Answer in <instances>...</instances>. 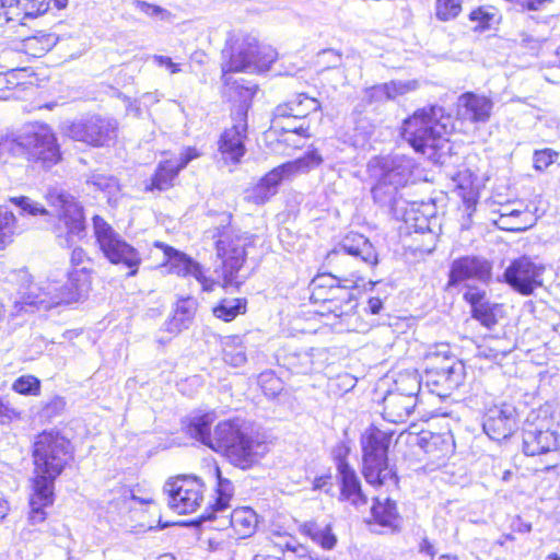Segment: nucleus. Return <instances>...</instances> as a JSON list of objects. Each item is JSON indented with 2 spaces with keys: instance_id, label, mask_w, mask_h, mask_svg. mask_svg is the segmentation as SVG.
<instances>
[{
  "instance_id": "obj_1",
  "label": "nucleus",
  "mask_w": 560,
  "mask_h": 560,
  "mask_svg": "<svg viewBox=\"0 0 560 560\" xmlns=\"http://www.w3.org/2000/svg\"><path fill=\"white\" fill-rule=\"evenodd\" d=\"M33 457L35 476L30 494L28 520L36 525L46 520L45 509L54 503V482L70 459V442L59 432L44 431L35 439Z\"/></svg>"
},
{
  "instance_id": "obj_2",
  "label": "nucleus",
  "mask_w": 560,
  "mask_h": 560,
  "mask_svg": "<svg viewBox=\"0 0 560 560\" xmlns=\"http://www.w3.org/2000/svg\"><path fill=\"white\" fill-rule=\"evenodd\" d=\"M277 59V52L270 47H260L255 37L245 36L236 39L231 47L230 60L223 67V81L230 97L237 96L240 105L247 114V102L255 94V85H244L243 81L234 80L233 72H258L267 70Z\"/></svg>"
},
{
  "instance_id": "obj_3",
  "label": "nucleus",
  "mask_w": 560,
  "mask_h": 560,
  "mask_svg": "<svg viewBox=\"0 0 560 560\" xmlns=\"http://www.w3.org/2000/svg\"><path fill=\"white\" fill-rule=\"evenodd\" d=\"M215 452L226 456L235 467L248 469L265 456L267 445L243 420H225L217 424Z\"/></svg>"
},
{
  "instance_id": "obj_4",
  "label": "nucleus",
  "mask_w": 560,
  "mask_h": 560,
  "mask_svg": "<svg viewBox=\"0 0 560 560\" xmlns=\"http://www.w3.org/2000/svg\"><path fill=\"white\" fill-rule=\"evenodd\" d=\"M91 284V267L70 269L65 285H59L56 281H47L43 285H31L16 305H20L21 311L27 312V307L48 310L61 303L78 302L89 293Z\"/></svg>"
},
{
  "instance_id": "obj_5",
  "label": "nucleus",
  "mask_w": 560,
  "mask_h": 560,
  "mask_svg": "<svg viewBox=\"0 0 560 560\" xmlns=\"http://www.w3.org/2000/svg\"><path fill=\"white\" fill-rule=\"evenodd\" d=\"M452 129L451 116L440 106L417 110L404 122L402 137L422 154L428 150L442 149Z\"/></svg>"
},
{
  "instance_id": "obj_6",
  "label": "nucleus",
  "mask_w": 560,
  "mask_h": 560,
  "mask_svg": "<svg viewBox=\"0 0 560 560\" xmlns=\"http://www.w3.org/2000/svg\"><path fill=\"white\" fill-rule=\"evenodd\" d=\"M523 452L536 456L560 448V409L546 402L529 411L523 427Z\"/></svg>"
},
{
  "instance_id": "obj_7",
  "label": "nucleus",
  "mask_w": 560,
  "mask_h": 560,
  "mask_svg": "<svg viewBox=\"0 0 560 560\" xmlns=\"http://www.w3.org/2000/svg\"><path fill=\"white\" fill-rule=\"evenodd\" d=\"M416 163L406 155L374 158L368 171L374 180L372 195L375 201L386 203L394 194L412 178Z\"/></svg>"
},
{
  "instance_id": "obj_8",
  "label": "nucleus",
  "mask_w": 560,
  "mask_h": 560,
  "mask_svg": "<svg viewBox=\"0 0 560 560\" xmlns=\"http://www.w3.org/2000/svg\"><path fill=\"white\" fill-rule=\"evenodd\" d=\"M392 433L371 427L361 438L363 453V475L370 485H396L397 479L388 466L387 452Z\"/></svg>"
},
{
  "instance_id": "obj_9",
  "label": "nucleus",
  "mask_w": 560,
  "mask_h": 560,
  "mask_svg": "<svg viewBox=\"0 0 560 560\" xmlns=\"http://www.w3.org/2000/svg\"><path fill=\"white\" fill-rule=\"evenodd\" d=\"M46 199L58 218L55 234L59 245L70 247L75 240L83 238L86 233L83 208L74 197L55 189L48 192Z\"/></svg>"
},
{
  "instance_id": "obj_10",
  "label": "nucleus",
  "mask_w": 560,
  "mask_h": 560,
  "mask_svg": "<svg viewBox=\"0 0 560 560\" xmlns=\"http://www.w3.org/2000/svg\"><path fill=\"white\" fill-rule=\"evenodd\" d=\"M425 355V385L430 392L445 397L457 388L464 378V365L450 354L447 346Z\"/></svg>"
},
{
  "instance_id": "obj_11",
  "label": "nucleus",
  "mask_w": 560,
  "mask_h": 560,
  "mask_svg": "<svg viewBox=\"0 0 560 560\" xmlns=\"http://www.w3.org/2000/svg\"><path fill=\"white\" fill-rule=\"evenodd\" d=\"M93 230L96 243L104 256L116 265H124L129 276L137 273L141 262L138 250L128 244L113 228L100 215L93 217Z\"/></svg>"
},
{
  "instance_id": "obj_12",
  "label": "nucleus",
  "mask_w": 560,
  "mask_h": 560,
  "mask_svg": "<svg viewBox=\"0 0 560 560\" xmlns=\"http://www.w3.org/2000/svg\"><path fill=\"white\" fill-rule=\"evenodd\" d=\"M203 483L191 476H178L164 486L168 495V506L177 514L195 513L203 502Z\"/></svg>"
},
{
  "instance_id": "obj_13",
  "label": "nucleus",
  "mask_w": 560,
  "mask_h": 560,
  "mask_svg": "<svg viewBox=\"0 0 560 560\" xmlns=\"http://www.w3.org/2000/svg\"><path fill=\"white\" fill-rule=\"evenodd\" d=\"M248 238L243 235L224 234L217 243L218 256L222 259V287L238 288L242 284L238 271L245 261Z\"/></svg>"
},
{
  "instance_id": "obj_14",
  "label": "nucleus",
  "mask_w": 560,
  "mask_h": 560,
  "mask_svg": "<svg viewBox=\"0 0 560 560\" xmlns=\"http://www.w3.org/2000/svg\"><path fill=\"white\" fill-rule=\"evenodd\" d=\"M27 159L50 168L61 159L57 138L45 125L32 127L26 131Z\"/></svg>"
},
{
  "instance_id": "obj_15",
  "label": "nucleus",
  "mask_w": 560,
  "mask_h": 560,
  "mask_svg": "<svg viewBox=\"0 0 560 560\" xmlns=\"http://www.w3.org/2000/svg\"><path fill=\"white\" fill-rule=\"evenodd\" d=\"M68 133L75 141L93 147H104L117 137V124L112 119L93 116L73 122Z\"/></svg>"
},
{
  "instance_id": "obj_16",
  "label": "nucleus",
  "mask_w": 560,
  "mask_h": 560,
  "mask_svg": "<svg viewBox=\"0 0 560 560\" xmlns=\"http://www.w3.org/2000/svg\"><path fill=\"white\" fill-rule=\"evenodd\" d=\"M518 420V412L514 405L495 404L487 408L482 418V428L491 440L502 441L517 430Z\"/></svg>"
},
{
  "instance_id": "obj_17",
  "label": "nucleus",
  "mask_w": 560,
  "mask_h": 560,
  "mask_svg": "<svg viewBox=\"0 0 560 560\" xmlns=\"http://www.w3.org/2000/svg\"><path fill=\"white\" fill-rule=\"evenodd\" d=\"M542 265L534 262L529 257L523 256L514 259L505 269V282L523 295H530L534 290L542 285Z\"/></svg>"
},
{
  "instance_id": "obj_18",
  "label": "nucleus",
  "mask_w": 560,
  "mask_h": 560,
  "mask_svg": "<svg viewBox=\"0 0 560 560\" xmlns=\"http://www.w3.org/2000/svg\"><path fill=\"white\" fill-rule=\"evenodd\" d=\"M247 139V116L242 106L233 114V125L221 135L219 151L225 162L237 164L246 152L245 140Z\"/></svg>"
},
{
  "instance_id": "obj_19",
  "label": "nucleus",
  "mask_w": 560,
  "mask_h": 560,
  "mask_svg": "<svg viewBox=\"0 0 560 560\" xmlns=\"http://www.w3.org/2000/svg\"><path fill=\"white\" fill-rule=\"evenodd\" d=\"M346 256H351L369 267L378 264V255L373 244L362 234L349 233L341 243L328 254V259L332 261H343Z\"/></svg>"
},
{
  "instance_id": "obj_20",
  "label": "nucleus",
  "mask_w": 560,
  "mask_h": 560,
  "mask_svg": "<svg viewBox=\"0 0 560 560\" xmlns=\"http://www.w3.org/2000/svg\"><path fill=\"white\" fill-rule=\"evenodd\" d=\"M492 265L478 256H464L451 265L448 284L454 285L466 280L487 283L491 279Z\"/></svg>"
},
{
  "instance_id": "obj_21",
  "label": "nucleus",
  "mask_w": 560,
  "mask_h": 560,
  "mask_svg": "<svg viewBox=\"0 0 560 560\" xmlns=\"http://www.w3.org/2000/svg\"><path fill=\"white\" fill-rule=\"evenodd\" d=\"M493 102L472 92H466L457 98L456 116L469 124H486L491 117Z\"/></svg>"
},
{
  "instance_id": "obj_22",
  "label": "nucleus",
  "mask_w": 560,
  "mask_h": 560,
  "mask_svg": "<svg viewBox=\"0 0 560 560\" xmlns=\"http://www.w3.org/2000/svg\"><path fill=\"white\" fill-rule=\"evenodd\" d=\"M165 256L167 257L166 267L170 272L182 277H194L201 284L203 291L210 292L213 290L217 282L205 276L201 266L197 261L172 247L165 248Z\"/></svg>"
},
{
  "instance_id": "obj_23",
  "label": "nucleus",
  "mask_w": 560,
  "mask_h": 560,
  "mask_svg": "<svg viewBox=\"0 0 560 560\" xmlns=\"http://www.w3.org/2000/svg\"><path fill=\"white\" fill-rule=\"evenodd\" d=\"M198 156L199 152L195 148H186L180 153L178 162L173 160L161 162L154 176L152 177L150 186H147V189L165 190L170 188L178 173L185 168L190 161L197 159Z\"/></svg>"
},
{
  "instance_id": "obj_24",
  "label": "nucleus",
  "mask_w": 560,
  "mask_h": 560,
  "mask_svg": "<svg viewBox=\"0 0 560 560\" xmlns=\"http://www.w3.org/2000/svg\"><path fill=\"white\" fill-rule=\"evenodd\" d=\"M324 357V350L311 348L306 350L288 351L282 360L283 365L292 373L306 375L323 366L322 359Z\"/></svg>"
},
{
  "instance_id": "obj_25",
  "label": "nucleus",
  "mask_w": 560,
  "mask_h": 560,
  "mask_svg": "<svg viewBox=\"0 0 560 560\" xmlns=\"http://www.w3.org/2000/svg\"><path fill=\"white\" fill-rule=\"evenodd\" d=\"M337 470L341 483V500L349 501L357 508L365 505L368 503V499L361 490V483L355 471L345 459H339Z\"/></svg>"
},
{
  "instance_id": "obj_26",
  "label": "nucleus",
  "mask_w": 560,
  "mask_h": 560,
  "mask_svg": "<svg viewBox=\"0 0 560 560\" xmlns=\"http://www.w3.org/2000/svg\"><path fill=\"white\" fill-rule=\"evenodd\" d=\"M320 108V103L304 93L293 96L289 102L278 105L275 110V124L279 125L281 118H305L310 113Z\"/></svg>"
},
{
  "instance_id": "obj_27",
  "label": "nucleus",
  "mask_w": 560,
  "mask_h": 560,
  "mask_svg": "<svg viewBox=\"0 0 560 560\" xmlns=\"http://www.w3.org/2000/svg\"><path fill=\"white\" fill-rule=\"evenodd\" d=\"M365 288L364 277L359 271L350 272L342 278L332 275H318L311 282V288H319L327 290V293L332 298H338L346 288Z\"/></svg>"
},
{
  "instance_id": "obj_28",
  "label": "nucleus",
  "mask_w": 560,
  "mask_h": 560,
  "mask_svg": "<svg viewBox=\"0 0 560 560\" xmlns=\"http://www.w3.org/2000/svg\"><path fill=\"white\" fill-rule=\"evenodd\" d=\"M383 417L393 423L405 422L412 413L417 399L411 396H401L400 394L388 393L383 399Z\"/></svg>"
},
{
  "instance_id": "obj_29",
  "label": "nucleus",
  "mask_w": 560,
  "mask_h": 560,
  "mask_svg": "<svg viewBox=\"0 0 560 560\" xmlns=\"http://www.w3.org/2000/svg\"><path fill=\"white\" fill-rule=\"evenodd\" d=\"M418 86L419 83L417 80L390 81L388 83L366 89L364 92V98L369 103L385 102L415 91Z\"/></svg>"
},
{
  "instance_id": "obj_30",
  "label": "nucleus",
  "mask_w": 560,
  "mask_h": 560,
  "mask_svg": "<svg viewBox=\"0 0 560 560\" xmlns=\"http://www.w3.org/2000/svg\"><path fill=\"white\" fill-rule=\"evenodd\" d=\"M283 179L279 168L275 167L247 191L246 199L255 205L265 203L277 192V187Z\"/></svg>"
},
{
  "instance_id": "obj_31",
  "label": "nucleus",
  "mask_w": 560,
  "mask_h": 560,
  "mask_svg": "<svg viewBox=\"0 0 560 560\" xmlns=\"http://www.w3.org/2000/svg\"><path fill=\"white\" fill-rule=\"evenodd\" d=\"M215 420L214 413H205L191 418L187 425V433L195 440L215 451L217 427L211 432V425Z\"/></svg>"
},
{
  "instance_id": "obj_32",
  "label": "nucleus",
  "mask_w": 560,
  "mask_h": 560,
  "mask_svg": "<svg viewBox=\"0 0 560 560\" xmlns=\"http://www.w3.org/2000/svg\"><path fill=\"white\" fill-rule=\"evenodd\" d=\"M273 545L283 555V560H326L313 556L306 547L296 544V540L290 535H278Z\"/></svg>"
},
{
  "instance_id": "obj_33",
  "label": "nucleus",
  "mask_w": 560,
  "mask_h": 560,
  "mask_svg": "<svg viewBox=\"0 0 560 560\" xmlns=\"http://www.w3.org/2000/svg\"><path fill=\"white\" fill-rule=\"evenodd\" d=\"M371 511L375 523L378 525L392 530L398 527L399 515L394 501L388 498L384 500L376 498Z\"/></svg>"
},
{
  "instance_id": "obj_34",
  "label": "nucleus",
  "mask_w": 560,
  "mask_h": 560,
  "mask_svg": "<svg viewBox=\"0 0 560 560\" xmlns=\"http://www.w3.org/2000/svg\"><path fill=\"white\" fill-rule=\"evenodd\" d=\"M230 525L238 538L252 536L257 526V515L250 508L235 509L230 516Z\"/></svg>"
},
{
  "instance_id": "obj_35",
  "label": "nucleus",
  "mask_w": 560,
  "mask_h": 560,
  "mask_svg": "<svg viewBox=\"0 0 560 560\" xmlns=\"http://www.w3.org/2000/svg\"><path fill=\"white\" fill-rule=\"evenodd\" d=\"M323 162L322 155L316 151H310L302 158L287 162L278 166L284 179L296 174L307 173L311 170L318 167Z\"/></svg>"
},
{
  "instance_id": "obj_36",
  "label": "nucleus",
  "mask_w": 560,
  "mask_h": 560,
  "mask_svg": "<svg viewBox=\"0 0 560 560\" xmlns=\"http://www.w3.org/2000/svg\"><path fill=\"white\" fill-rule=\"evenodd\" d=\"M196 312V303L191 299L178 301L173 317L167 323V330L178 332L188 327Z\"/></svg>"
},
{
  "instance_id": "obj_37",
  "label": "nucleus",
  "mask_w": 560,
  "mask_h": 560,
  "mask_svg": "<svg viewBox=\"0 0 560 560\" xmlns=\"http://www.w3.org/2000/svg\"><path fill=\"white\" fill-rule=\"evenodd\" d=\"M20 232L13 212L7 206H0V250L11 244Z\"/></svg>"
},
{
  "instance_id": "obj_38",
  "label": "nucleus",
  "mask_w": 560,
  "mask_h": 560,
  "mask_svg": "<svg viewBox=\"0 0 560 560\" xmlns=\"http://www.w3.org/2000/svg\"><path fill=\"white\" fill-rule=\"evenodd\" d=\"M217 478V499L212 506L213 512H223L230 506V501L234 493V486L231 480L222 477L218 466L213 468Z\"/></svg>"
},
{
  "instance_id": "obj_39",
  "label": "nucleus",
  "mask_w": 560,
  "mask_h": 560,
  "mask_svg": "<svg viewBox=\"0 0 560 560\" xmlns=\"http://www.w3.org/2000/svg\"><path fill=\"white\" fill-rule=\"evenodd\" d=\"M27 156L26 132L20 136L7 135L0 137V160L5 161L7 156Z\"/></svg>"
},
{
  "instance_id": "obj_40",
  "label": "nucleus",
  "mask_w": 560,
  "mask_h": 560,
  "mask_svg": "<svg viewBox=\"0 0 560 560\" xmlns=\"http://www.w3.org/2000/svg\"><path fill=\"white\" fill-rule=\"evenodd\" d=\"M223 360L235 368L245 364L247 361L245 347L238 337H228L223 341Z\"/></svg>"
},
{
  "instance_id": "obj_41",
  "label": "nucleus",
  "mask_w": 560,
  "mask_h": 560,
  "mask_svg": "<svg viewBox=\"0 0 560 560\" xmlns=\"http://www.w3.org/2000/svg\"><path fill=\"white\" fill-rule=\"evenodd\" d=\"M505 343L506 341L501 338H487L478 347V357L492 361L502 360L511 352V348Z\"/></svg>"
},
{
  "instance_id": "obj_42",
  "label": "nucleus",
  "mask_w": 560,
  "mask_h": 560,
  "mask_svg": "<svg viewBox=\"0 0 560 560\" xmlns=\"http://www.w3.org/2000/svg\"><path fill=\"white\" fill-rule=\"evenodd\" d=\"M420 446L427 454L438 459L444 458L452 448V444L443 436L432 433L429 436L423 435L420 438Z\"/></svg>"
},
{
  "instance_id": "obj_43",
  "label": "nucleus",
  "mask_w": 560,
  "mask_h": 560,
  "mask_svg": "<svg viewBox=\"0 0 560 560\" xmlns=\"http://www.w3.org/2000/svg\"><path fill=\"white\" fill-rule=\"evenodd\" d=\"M246 301L243 299H224L213 308L215 317L224 322L233 320L238 314L245 313Z\"/></svg>"
},
{
  "instance_id": "obj_44",
  "label": "nucleus",
  "mask_w": 560,
  "mask_h": 560,
  "mask_svg": "<svg viewBox=\"0 0 560 560\" xmlns=\"http://www.w3.org/2000/svg\"><path fill=\"white\" fill-rule=\"evenodd\" d=\"M421 388V382L418 374L412 372H406L398 375L395 380V389L392 394H400L405 397H416Z\"/></svg>"
},
{
  "instance_id": "obj_45",
  "label": "nucleus",
  "mask_w": 560,
  "mask_h": 560,
  "mask_svg": "<svg viewBox=\"0 0 560 560\" xmlns=\"http://www.w3.org/2000/svg\"><path fill=\"white\" fill-rule=\"evenodd\" d=\"M305 527L310 537L324 549H332L335 547L337 539L328 525L320 527L311 523L305 525Z\"/></svg>"
},
{
  "instance_id": "obj_46",
  "label": "nucleus",
  "mask_w": 560,
  "mask_h": 560,
  "mask_svg": "<svg viewBox=\"0 0 560 560\" xmlns=\"http://www.w3.org/2000/svg\"><path fill=\"white\" fill-rule=\"evenodd\" d=\"M497 10L493 7H479L472 10L469 19L475 23V30L490 28L497 22Z\"/></svg>"
},
{
  "instance_id": "obj_47",
  "label": "nucleus",
  "mask_w": 560,
  "mask_h": 560,
  "mask_svg": "<svg viewBox=\"0 0 560 560\" xmlns=\"http://www.w3.org/2000/svg\"><path fill=\"white\" fill-rule=\"evenodd\" d=\"M463 0H435V16L447 22L454 20L462 12Z\"/></svg>"
},
{
  "instance_id": "obj_48",
  "label": "nucleus",
  "mask_w": 560,
  "mask_h": 560,
  "mask_svg": "<svg viewBox=\"0 0 560 560\" xmlns=\"http://www.w3.org/2000/svg\"><path fill=\"white\" fill-rule=\"evenodd\" d=\"M258 384L268 398H275L282 390V382L272 371L260 373Z\"/></svg>"
},
{
  "instance_id": "obj_49",
  "label": "nucleus",
  "mask_w": 560,
  "mask_h": 560,
  "mask_svg": "<svg viewBox=\"0 0 560 560\" xmlns=\"http://www.w3.org/2000/svg\"><path fill=\"white\" fill-rule=\"evenodd\" d=\"M12 389L21 395L38 396L40 394V381L33 375H22L13 382Z\"/></svg>"
},
{
  "instance_id": "obj_50",
  "label": "nucleus",
  "mask_w": 560,
  "mask_h": 560,
  "mask_svg": "<svg viewBox=\"0 0 560 560\" xmlns=\"http://www.w3.org/2000/svg\"><path fill=\"white\" fill-rule=\"evenodd\" d=\"M10 201L21 209V213H27L30 215H49V211L40 206L38 202L33 201L28 197H13Z\"/></svg>"
},
{
  "instance_id": "obj_51",
  "label": "nucleus",
  "mask_w": 560,
  "mask_h": 560,
  "mask_svg": "<svg viewBox=\"0 0 560 560\" xmlns=\"http://www.w3.org/2000/svg\"><path fill=\"white\" fill-rule=\"evenodd\" d=\"M86 183L94 186L96 189L108 194H113L118 189L117 179L102 173H92Z\"/></svg>"
},
{
  "instance_id": "obj_52",
  "label": "nucleus",
  "mask_w": 560,
  "mask_h": 560,
  "mask_svg": "<svg viewBox=\"0 0 560 560\" xmlns=\"http://www.w3.org/2000/svg\"><path fill=\"white\" fill-rule=\"evenodd\" d=\"M23 18H33L45 13L49 8V0H20Z\"/></svg>"
},
{
  "instance_id": "obj_53",
  "label": "nucleus",
  "mask_w": 560,
  "mask_h": 560,
  "mask_svg": "<svg viewBox=\"0 0 560 560\" xmlns=\"http://www.w3.org/2000/svg\"><path fill=\"white\" fill-rule=\"evenodd\" d=\"M133 4L138 11L151 18H158L164 21L171 19L172 16L170 11L156 4H152L142 0H136Z\"/></svg>"
},
{
  "instance_id": "obj_54",
  "label": "nucleus",
  "mask_w": 560,
  "mask_h": 560,
  "mask_svg": "<svg viewBox=\"0 0 560 560\" xmlns=\"http://www.w3.org/2000/svg\"><path fill=\"white\" fill-rule=\"evenodd\" d=\"M66 408V400L61 396L51 397L42 408V417L51 419L62 413Z\"/></svg>"
},
{
  "instance_id": "obj_55",
  "label": "nucleus",
  "mask_w": 560,
  "mask_h": 560,
  "mask_svg": "<svg viewBox=\"0 0 560 560\" xmlns=\"http://www.w3.org/2000/svg\"><path fill=\"white\" fill-rule=\"evenodd\" d=\"M523 212L521 210H512L509 213H501L498 224L500 229L506 230V231H524L529 225L527 223H516V224H510V220L516 219L520 220Z\"/></svg>"
},
{
  "instance_id": "obj_56",
  "label": "nucleus",
  "mask_w": 560,
  "mask_h": 560,
  "mask_svg": "<svg viewBox=\"0 0 560 560\" xmlns=\"http://www.w3.org/2000/svg\"><path fill=\"white\" fill-rule=\"evenodd\" d=\"M471 312L472 317L479 320L486 327H491L497 322L489 302L475 306L471 308Z\"/></svg>"
},
{
  "instance_id": "obj_57",
  "label": "nucleus",
  "mask_w": 560,
  "mask_h": 560,
  "mask_svg": "<svg viewBox=\"0 0 560 560\" xmlns=\"http://www.w3.org/2000/svg\"><path fill=\"white\" fill-rule=\"evenodd\" d=\"M0 16L8 21L21 20L20 0H0Z\"/></svg>"
},
{
  "instance_id": "obj_58",
  "label": "nucleus",
  "mask_w": 560,
  "mask_h": 560,
  "mask_svg": "<svg viewBox=\"0 0 560 560\" xmlns=\"http://www.w3.org/2000/svg\"><path fill=\"white\" fill-rule=\"evenodd\" d=\"M317 63L325 68H336L341 63V54L335 49L322 50L317 56Z\"/></svg>"
},
{
  "instance_id": "obj_59",
  "label": "nucleus",
  "mask_w": 560,
  "mask_h": 560,
  "mask_svg": "<svg viewBox=\"0 0 560 560\" xmlns=\"http://www.w3.org/2000/svg\"><path fill=\"white\" fill-rule=\"evenodd\" d=\"M557 155V152L552 151L551 149L535 151L533 158L534 167L538 171L547 168L553 162Z\"/></svg>"
},
{
  "instance_id": "obj_60",
  "label": "nucleus",
  "mask_w": 560,
  "mask_h": 560,
  "mask_svg": "<svg viewBox=\"0 0 560 560\" xmlns=\"http://www.w3.org/2000/svg\"><path fill=\"white\" fill-rule=\"evenodd\" d=\"M55 44L56 40L51 35L34 36L27 38L25 43L28 49H35L39 45V52L48 51Z\"/></svg>"
},
{
  "instance_id": "obj_61",
  "label": "nucleus",
  "mask_w": 560,
  "mask_h": 560,
  "mask_svg": "<svg viewBox=\"0 0 560 560\" xmlns=\"http://www.w3.org/2000/svg\"><path fill=\"white\" fill-rule=\"evenodd\" d=\"M21 418V412L0 398V424H8Z\"/></svg>"
},
{
  "instance_id": "obj_62",
  "label": "nucleus",
  "mask_w": 560,
  "mask_h": 560,
  "mask_svg": "<svg viewBox=\"0 0 560 560\" xmlns=\"http://www.w3.org/2000/svg\"><path fill=\"white\" fill-rule=\"evenodd\" d=\"M71 269H79L80 267H91V259L81 247H74L70 256Z\"/></svg>"
},
{
  "instance_id": "obj_63",
  "label": "nucleus",
  "mask_w": 560,
  "mask_h": 560,
  "mask_svg": "<svg viewBox=\"0 0 560 560\" xmlns=\"http://www.w3.org/2000/svg\"><path fill=\"white\" fill-rule=\"evenodd\" d=\"M464 299L471 305V308L488 302L486 299V291L478 288H468L464 293Z\"/></svg>"
},
{
  "instance_id": "obj_64",
  "label": "nucleus",
  "mask_w": 560,
  "mask_h": 560,
  "mask_svg": "<svg viewBox=\"0 0 560 560\" xmlns=\"http://www.w3.org/2000/svg\"><path fill=\"white\" fill-rule=\"evenodd\" d=\"M152 59L158 66L165 67L172 74L180 71L179 65L173 62L167 56L154 55Z\"/></svg>"
}]
</instances>
